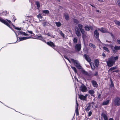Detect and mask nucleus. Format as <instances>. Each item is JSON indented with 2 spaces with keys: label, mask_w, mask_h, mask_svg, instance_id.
<instances>
[{
  "label": "nucleus",
  "mask_w": 120,
  "mask_h": 120,
  "mask_svg": "<svg viewBox=\"0 0 120 120\" xmlns=\"http://www.w3.org/2000/svg\"><path fill=\"white\" fill-rule=\"evenodd\" d=\"M82 26L80 24H79L78 25V27H75V30L76 33L78 36H79L81 35L80 33L79 30H80L82 33L83 34L82 37L83 38H85V35L84 34L85 32L84 30L82 29Z\"/></svg>",
  "instance_id": "obj_1"
},
{
  "label": "nucleus",
  "mask_w": 120,
  "mask_h": 120,
  "mask_svg": "<svg viewBox=\"0 0 120 120\" xmlns=\"http://www.w3.org/2000/svg\"><path fill=\"white\" fill-rule=\"evenodd\" d=\"M66 59H67L71 63L72 62L79 69H80L81 68V66L79 64V63L76 60H75L74 59H71V61L69 60L68 58L67 57H64Z\"/></svg>",
  "instance_id": "obj_2"
},
{
  "label": "nucleus",
  "mask_w": 120,
  "mask_h": 120,
  "mask_svg": "<svg viewBox=\"0 0 120 120\" xmlns=\"http://www.w3.org/2000/svg\"><path fill=\"white\" fill-rule=\"evenodd\" d=\"M109 47H110L111 48L112 51L114 53H115L116 52V51L115 50L113 49V47L110 45H105V46L103 47V49L105 50L108 53H109V51L108 49V48H109Z\"/></svg>",
  "instance_id": "obj_3"
},
{
  "label": "nucleus",
  "mask_w": 120,
  "mask_h": 120,
  "mask_svg": "<svg viewBox=\"0 0 120 120\" xmlns=\"http://www.w3.org/2000/svg\"><path fill=\"white\" fill-rule=\"evenodd\" d=\"M114 102L116 105H120V98L117 97L115 98L114 100Z\"/></svg>",
  "instance_id": "obj_4"
},
{
  "label": "nucleus",
  "mask_w": 120,
  "mask_h": 120,
  "mask_svg": "<svg viewBox=\"0 0 120 120\" xmlns=\"http://www.w3.org/2000/svg\"><path fill=\"white\" fill-rule=\"evenodd\" d=\"M107 65L108 66L110 67L113 66L114 63V61L113 62L110 58L109 59V61L107 62Z\"/></svg>",
  "instance_id": "obj_5"
},
{
  "label": "nucleus",
  "mask_w": 120,
  "mask_h": 120,
  "mask_svg": "<svg viewBox=\"0 0 120 120\" xmlns=\"http://www.w3.org/2000/svg\"><path fill=\"white\" fill-rule=\"evenodd\" d=\"M80 90L83 92H85L87 91L86 87L83 84H82L80 88Z\"/></svg>",
  "instance_id": "obj_6"
},
{
  "label": "nucleus",
  "mask_w": 120,
  "mask_h": 120,
  "mask_svg": "<svg viewBox=\"0 0 120 120\" xmlns=\"http://www.w3.org/2000/svg\"><path fill=\"white\" fill-rule=\"evenodd\" d=\"M0 22H2L4 23V24H5L7 26H8V27H9V25L7 21H6L3 19L1 18L0 17Z\"/></svg>",
  "instance_id": "obj_7"
},
{
  "label": "nucleus",
  "mask_w": 120,
  "mask_h": 120,
  "mask_svg": "<svg viewBox=\"0 0 120 120\" xmlns=\"http://www.w3.org/2000/svg\"><path fill=\"white\" fill-rule=\"evenodd\" d=\"M75 49L78 51H79L81 49V45L80 44H77L75 46Z\"/></svg>",
  "instance_id": "obj_8"
},
{
  "label": "nucleus",
  "mask_w": 120,
  "mask_h": 120,
  "mask_svg": "<svg viewBox=\"0 0 120 120\" xmlns=\"http://www.w3.org/2000/svg\"><path fill=\"white\" fill-rule=\"evenodd\" d=\"M88 95L87 94H86L85 96L82 94H80L79 96V98L81 100H84Z\"/></svg>",
  "instance_id": "obj_9"
},
{
  "label": "nucleus",
  "mask_w": 120,
  "mask_h": 120,
  "mask_svg": "<svg viewBox=\"0 0 120 120\" xmlns=\"http://www.w3.org/2000/svg\"><path fill=\"white\" fill-rule=\"evenodd\" d=\"M47 44L48 45L51 46L53 48L55 46V45L54 43L50 41L47 42Z\"/></svg>",
  "instance_id": "obj_10"
},
{
  "label": "nucleus",
  "mask_w": 120,
  "mask_h": 120,
  "mask_svg": "<svg viewBox=\"0 0 120 120\" xmlns=\"http://www.w3.org/2000/svg\"><path fill=\"white\" fill-rule=\"evenodd\" d=\"M84 28L85 30L87 31L89 30L90 29H93V27L91 26H86L84 27Z\"/></svg>",
  "instance_id": "obj_11"
},
{
  "label": "nucleus",
  "mask_w": 120,
  "mask_h": 120,
  "mask_svg": "<svg viewBox=\"0 0 120 120\" xmlns=\"http://www.w3.org/2000/svg\"><path fill=\"white\" fill-rule=\"evenodd\" d=\"M31 38V37H22L19 38V39L20 41H22L24 40H26L27 39Z\"/></svg>",
  "instance_id": "obj_12"
},
{
  "label": "nucleus",
  "mask_w": 120,
  "mask_h": 120,
  "mask_svg": "<svg viewBox=\"0 0 120 120\" xmlns=\"http://www.w3.org/2000/svg\"><path fill=\"white\" fill-rule=\"evenodd\" d=\"M78 105L77 103V101H76V110L75 112L76 113L77 115H79V112L78 110Z\"/></svg>",
  "instance_id": "obj_13"
},
{
  "label": "nucleus",
  "mask_w": 120,
  "mask_h": 120,
  "mask_svg": "<svg viewBox=\"0 0 120 120\" xmlns=\"http://www.w3.org/2000/svg\"><path fill=\"white\" fill-rule=\"evenodd\" d=\"M84 56L86 59L87 61L89 62H90V61L91 60V59L88 56L86 55H85Z\"/></svg>",
  "instance_id": "obj_14"
},
{
  "label": "nucleus",
  "mask_w": 120,
  "mask_h": 120,
  "mask_svg": "<svg viewBox=\"0 0 120 120\" xmlns=\"http://www.w3.org/2000/svg\"><path fill=\"white\" fill-rule=\"evenodd\" d=\"M94 36L96 38H98L99 36V34L97 30H95L94 32Z\"/></svg>",
  "instance_id": "obj_15"
},
{
  "label": "nucleus",
  "mask_w": 120,
  "mask_h": 120,
  "mask_svg": "<svg viewBox=\"0 0 120 120\" xmlns=\"http://www.w3.org/2000/svg\"><path fill=\"white\" fill-rule=\"evenodd\" d=\"M118 56H116L115 57H112L111 58H110L111 59L112 61H113V62L114 61V63L115 61L117 60L118 59Z\"/></svg>",
  "instance_id": "obj_16"
},
{
  "label": "nucleus",
  "mask_w": 120,
  "mask_h": 120,
  "mask_svg": "<svg viewBox=\"0 0 120 120\" xmlns=\"http://www.w3.org/2000/svg\"><path fill=\"white\" fill-rule=\"evenodd\" d=\"M109 100H107L106 101H104L102 103V105H106L108 104L109 102Z\"/></svg>",
  "instance_id": "obj_17"
},
{
  "label": "nucleus",
  "mask_w": 120,
  "mask_h": 120,
  "mask_svg": "<svg viewBox=\"0 0 120 120\" xmlns=\"http://www.w3.org/2000/svg\"><path fill=\"white\" fill-rule=\"evenodd\" d=\"M19 34H22L24 36H27L28 35L27 34L22 31H19Z\"/></svg>",
  "instance_id": "obj_18"
},
{
  "label": "nucleus",
  "mask_w": 120,
  "mask_h": 120,
  "mask_svg": "<svg viewBox=\"0 0 120 120\" xmlns=\"http://www.w3.org/2000/svg\"><path fill=\"white\" fill-rule=\"evenodd\" d=\"M92 82L93 86L95 87H96L97 86V85L96 82L94 81H92Z\"/></svg>",
  "instance_id": "obj_19"
},
{
  "label": "nucleus",
  "mask_w": 120,
  "mask_h": 120,
  "mask_svg": "<svg viewBox=\"0 0 120 120\" xmlns=\"http://www.w3.org/2000/svg\"><path fill=\"white\" fill-rule=\"evenodd\" d=\"M100 30L101 32H105L107 31L105 29L103 28H101L100 29Z\"/></svg>",
  "instance_id": "obj_20"
},
{
  "label": "nucleus",
  "mask_w": 120,
  "mask_h": 120,
  "mask_svg": "<svg viewBox=\"0 0 120 120\" xmlns=\"http://www.w3.org/2000/svg\"><path fill=\"white\" fill-rule=\"evenodd\" d=\"M96 67H98L99 64V62L98 60H96L94 61Z\"/></svg>",
  "instance_id": "obj_21"
},
{
  "label": "nucleus",
  "mask_w": 120,
  "mask_h": 120,
  "mask_svg": "<svg viewBox=\"0 0 120 120\" xmlns=\"http://www.w3.org/2000/svg\"><path fill=\"white\" fill-rule=\"evenodd\" d=\"M102 117L104 118L105 120H108V118L107 116L105 114H103L102 115Z\"/></svg>",
  "instance_id": "obj_22"
},
{
  "label": "nucleus",
  "mask_w": 120,
  "mask_h": 120,
  "mask_svg": "<svg viewBox=\"0 0 120 120\" xmlns=\"http://www.w3.org/2000/svg\"><path fill=\"white\" fill-rule=\"evenodd\" d=\"M43 13L47 14H48L49 13V11L47 10H44L42 11Z\"/></svg>",
  "instance_id": "obj_23"
},
{
  "label": "nucleus",
  "mask_w": 120,
  "mask_h": 120,
  "mask_svg": "<svg viewBox=\"0 0 120 120\" xmlns=\"http://www.w3.org/2000/svg\"><path fill=\"white\" fill-rule=\"evenodd\" d=\"M56 24L58 27L60 26L61 25V24L59 22H56Z\"/></svg>",
  "instance_id": "obj_24"
},
{
  "label": "nucleus",
  "mask_w": 120,
  "mask_h": 120,
  "mask_svg": "<svg viewBox=\"0 0 120 120\" xmlns=\"http://www.w3.org/2000/svg\"><path fill=\"white\" fill-rule=\"evenodd\" d=\"M90 64L92 69H94L95 68V67L93 64L92 63H90Z\"/></svg>",
  "instance_id": "obj_25"
},
{
  "label": "nucleus",
  "mask_w": 120,
  "mask_h": 120,
  "mask_svg": "<svg viewBox=\"0 0 120 120\" xmlns=\"http://www.w3.org/2000/svg\"><path fill=\"white\" fill-rule=\"evenodd\" d=\"M88 92L90 94H93L94 93V91L92 90H89Z\"/></svg>",
  "instance_id": "obj_26"
},
{
  "label": "nucleus",
  "mask_w": 120,
  "mask_h": 120,
  "mask_svg": "<svg viewBox=\"0 0 120 120\" xmlns=\"http://www.w3.org/2000/svg\"><path fill=\"white\" fill-rule=\"evenodd\" d=\"M71 67L72 69L74 71L75 73H76L77 72V71L75 68L74 67L71 66Z\"/></svg>",
  "instance_id": "obj_27"
},
{
  "label": "nucleus",
  "mask_w": 120,
  "mask_h": 120,
  "mask_svg": "<svg viewBox=\"0 0 120 120\" xmlns=\"http://www.w3.org/2000/svg\"><path fill=\"white\" fill-rule=\"evenodd\" d=\"M37 17L40 20H41L42 17L41 15L39 14L38 15Z\"/></svg>",
  "instance_id": "obj_28"
},
{
  "label": "nucleus",
  "mask_w": 120,
  "mask_h": 120,
  "mask_svg": "<svg viewBox=\"0 0 120 120\" xmlns=\"http://www.w3.org/2000/svg\"><path fill=\"white\" fill-rule=\"evenodd\" d=\"M36 4L37 5L38 9H39L40 7V5L39 3L38 2H36Z\"/></svg>",
  "instance_id": "obj_29"
},
{
  "label": "nucleus",
  "mask_w": 120,
  "mask_h": 120,
  "mask_svg": "<svg viewBox=\"0 0 120 120\" xmlns=\"http://www.w3.org/2000/svg\"><path fill=\"white\" fill-rule=\"evenodd\" d=\"M114 49L115 50H117L118 49H120V47H118L117 46H115L114 47Z\"/></svg>",
  "instance_id": "obj_30"
},
{
  "label": "nucleus",
  "mask_w": 120,
  "mask_h": 120,
  "mask_svg": "<svg viewBox=\"0 0 120 120\" xmlns=\"http://www.w3.org/2000/svg\"><path fill=\"white\" fill-rule=\"evenodd\" d=\"M89 46L91 48H92L94 49L95 48V46L92 44H89Z\"/></svg>",
  "instance_id": "obj_31"
},
{
  "label": "nucleus",
  "mask_w": 120,
  "mask_h": 120,
  "mask_svg": "<svg viewBox=\"0 0 120 120\" xmlns=\"http://www.w3.org/2000/svg\"><path fill=\"white\" fill-rule=\"evenodd\" d=\"M65 19L66 20H68V19L69 17H68V15H67V14L65 15Z\"/></svg>",
  "instance_id": "obj_32"
},
{
  "label": "nucleus",
  "mask_w": 120,
  "mask_h": 120,
  "mask_svg": "<svg viewBox=\"0 0 120 120\" xmlns=\"http://www.w3.org/2000/svg\"><path fill=\"white\" fill-rule=\"evenodd\" d=\"M116 68V67H113L109 69L110 70L112 71L113 70L115 69Z\"/></svg>",
  "instance_id": "obj_33"
},
{
  "label": "nucleus",
  "mask_w": 120,
  "mask_h": 120,
  "mask_svg": "<svg viewBox=\"0 0 120 120\" xmlns=\"http://www.w3.org/2000/svg\"><path fill=\"white\" fill-rule=\"evenodd\" d=\"M90 107H87V108L86 109V111H88L90 109Z\"/></svg>",
  "instance_id": "obj_34"
},
{
  "label": "nucleus",
  "mask_w": 120,
  "mask_h": 120,
  "mask_svg": "<svg viewBox=\"0 0 120 120\" xmlns=\"http://www.w3.org/2000/svg\"><path fill=\"white\" fill-rule=\"evenodd\" d=\"M92 114V112L91 111L89 112L88 113V116H91Z\"/></svg>",
  "instance_id": "obj_35"
},
{
  "label": "nucleus",
  "mask_w": 120,
  "mask_h": 120,
  "mask_svg": "<svg viewBox=\"0 0 120 120\" xmlns=\"http://www.w3.org/2000/svg\"><path fill=\"white\" fill-rule=\"evenodd\" d=\"M60 33L61 35L63 37H64V34L61 31H60Z\"/></svg>",
  "instance_id": "obj_36"
},
{
  "label": "nucleus",
  "mask_w": 120,
  "mask_h": 120,
  "mask_svg": "<svg viewBox=\"0 0 120 120\" xmlns=\"http://www.w3.org/2000/svg\"><path fill=\"white\" fill-rule=\"evenodd\" d=\"M114 22H115V23L117 25H118V23H119V22L118 21L116 20Z\"/></svg>",
  "instance_id": "obj_37"
},
{
  "label": "nucleus",
  "mask_w": 120,
  "mask_h": 120,
  "mask_svg": "<svg viewBox=\"0 0 120 120\" xmlns=\"http://www.w3.org/2000/svg\"><path fill=\"white\" fill-rule=\"evenodd\" d=\"M74 41V42L76 43L77 41V39L75 38H74L73 40Z\"/></svg>",
  "instance_id": "obj_38"
},
{
  "label": "nucleus",
  "mask_w": 120,
  "mask_h": 120,
  "mask_svg": "<svg viewBox=\"0 0 120 120\" xmlns=\"http://www.w3.org/2000/svg\"><path fill=\"white\" fill-rule=\"evenodd\" d=\"M96 11L97 13H101V12L100 11L98 10H96Z\"/></svg>",
  "instance_id": "obj_39"
},
{
  "label": "nucleus",
  "mask_w": 120,
  "mask_h": 120,
  "mask_svg": "<svg viewBox=\"0 0 120 120\" xmlns=\"http://www.w3.org/2000/svg\"><path fill=\"white\" fill-rule=\"evenodd\" d=\"M15 29L17 30H21V28H19L18 27H15Z\"/></svg>",
  "instance_id": "obj_40"
},
{
  "label": "nucleus",
  "mask_w": 120,
  "mask_h": 120,
  "mask_svg": "<svg viewBox=\"0 0 120 120\" xmlns=\"http://www.w3.org/2000/svg\"><path fill=\"white\" fill-rule=\"evenodd\" d=\"M74 22H75L78 23V21L76 19H74Z\"/></svg>",
  "instance_id": "obj_41"
},
{
  "label": "nucleus",
  "mask_w": 120,
  "mask_h": 120,
  "mask_svg": "<svg viewBox=\"0 0 120 120\" xmlns=\"http://www.w3.org/2000/svg\"><path fill=\"white\" fill-rule=\"evenodd\" d=\"M47 23L45 22H44L43 23V26H46L47 25Z\"/></svg>",
  "instance_id": "obj_42"
},
{
  "label": "nucleus",
  "mask_w": 120,
  "mask_h": 120,
  "mask_svg": "<svg viewBox=\"0 0 120 120\" xmlns=\"http://www.w3.org/2000/svg\"><path fill=\"white\" fill-rule=\"evenodd\" d=\"M101 3H102L104 2V0H98Z\"/></svg>",
  "instance_id": "obj_43"
},
{
  "label": "nucleus",
  "mask_w": 120,
  "mask_h": 120,
  "mask_svg": "<svg viewBox=\"0 0 120 120\" xmlns=\"http://www.w3.org/2000/svg\"><path fill=\"white\" fill-rule=\"evenodd\" d=\"M7 21H8V22L10 24H12V23L11 22V21H10L9 20H7Z\"/></svg>",
  "instance_id": "obj_44"
},
{
  "label": "nucleus",
  "mask_w": 120,
  "mask_h": 120,
  "mask_svg": "<svg viewBox=\"0 0 120 120\" xmlns=\"http://www.w3.org/2000/svg\"><path fill=\"white\" fill-rule=\"evenodd\" d=\"M117 43L120 45V40H118L117 41Z\"/></svg>",
  "instance_id": "obj_45"
},
{
  "label": "nucleus",
  "mask_w": 120,
  "mask_h": 120,
  "mask_svg": "<svg viewBox=\"0 0 120 120\" xmlns=\"http://www.w3.org/2000/svg\"><path fill=\"white\" fill-rule=\"evenodd\" d=\"M117 3L118 4H120V0H118L117 1Z\"/></svg>",
  "instance_id": "obj_46"
},
{
  "label": "nucleus",
  "mask_w": 120,
  "mask_h": 120,
  "mask_svg": "<svg viewBox=\"0 0 120 120\" xmlns=\"http://www.w3.org/2000/svg\"><path fill=\"white\" fill-rule=\"evenodd\" d=\"M82 72L83 73L85 74L86 72L84 70H82Z\"/></svg>",
  "instance_id": "obj_47"
},
{
  "label": "nucleus",
  "mask_w": 120,
  "mask_h": 120,
  "mask_svg": "<svg viewBox=\"0 0 120 120\" xmlns=\"http://www.w3.org/2000/svg\"><path fill=\"white\" fill-rule=\"evenodd\" d=\"M100 95H101L100 94L99 95H98V98H100Z\"/></svg>",
  "instance_id": "obj_48"
},
{
  "label": "nucleus",
  "mask_w": 120,
  "mask_h": 120,
  "mask_svg": "<svg viewBox=\"0 0 120 120\" xmlns=\"http://www.w3.org/2000/svg\"><path fill=\"white\" fill-rule=\"evenodd\" d=\"M102 56L103 57H104L105 56V54H104V53H103L102 54Z\"/></svg>",
  "instance_id": "obj_49"
},
{
  "label": "nucleus",
  "mask_w": 120,
  "mask_h": 120,
  "mask_svg": "<svg viewBox=\"0 0 120 120\" xmlns=\"http://www.w3.org/2000/svg\"><path fill=\"white\" fill-rule=\"evenodd\" d=\"M41 36L39 37V38H38V39H39L41 40Z\"/></svg>",
  "instance_id": "obj_50"
},
{
  "label": "nucleus",
  "mask_w": 120,
  "mask_h": 120,
  "mask_svg": "<svg viewBox=\"0 0 120 120\" xmlns=\"http://www.w3.org/2000/svg\"><path fill=\"white\" fill-rule=\"evenodd\" d=\"M29 33H30L31 34H32V33L31 31H28Z\"/></svg>",
  "instance_id": "obj_51"
},
{
  "label": "nucleus",
  "mask_w": 120,
  "mask_h": 120,
  "mask_svg": "<svg viewBox=\"0 0 120 120\" xmlns=\"http://www.w3.org/2000/svg\"><path fill=\"white\" fill-rule=\"evenodd\" d=\"M111 85L112 86H113V84L112 83H111Z\"/></svg>",
  "instance_id": "obj_52"
},
{
  "label": "nucleus",
  "mask_w": 120,
  "mask_h": 120,
  "mask_svg": "<svg viewBox=\"0 0 120 120\" xmlns=\"http://www.w3.org/2000/svg\"><path fill=\"white\" fill-rule=\"evenodd\" d=\"M118 25L119 26H120V22H119V23H118Z\"/></svg>",
  "instance_id": "obj_53"
},
{
  "label": "nucleus",
  "mask_w": 120,
  "mask_h": 120,
  "mask_svg": "<svg viewBox=\"0 0 120 120\" xmlns=\"http://www.w3.org/2000/svg\"><path fill=\"white\" fill-rule=\"evenodd\" d=\"M109 120H113L112 118H110Z\"/></svg>",
  "instance_id": "obj_54"
}]
</instances>
